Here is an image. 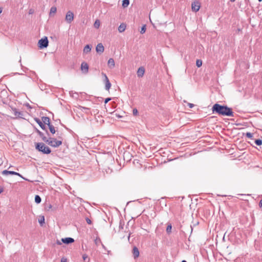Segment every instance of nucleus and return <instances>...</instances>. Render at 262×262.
Returning a JSON list of instances; mask_svg holds the SVG:
<instances>
[{
	"label": "nucleus",
	"mask_w": 262,
	"mask_h": 262,
	"mask_svg": "<svg viewBox=\"0 0 262 262\" xmlns=\"http://www.w3.org/2000/svg\"><path fill=\"white\" fill-rule=\"evenodd\" d=\"M101 75L104 77L103 81H104V82L105 83V89L106 90L109 91L110 88H111V83L110 82L109 79H108L107 76H106V75L105 73L102 72L101 73Z\"/></svg>",
	"instance_id": "nucleus-5"
},
{
	"label": "nucleus",
	"mask_w": 262,
	"mask_h": 262,
	"mask_svg": "<svg viewBox=\"0 0 262 262\" xmlns=\"http://www.w3.org/2000/svg\"><path fill=\"white\" fill-rule=\"evenodd\" d=\"M259 206L260 208H262V200H260L259 203Z\"/></svg>",
	"instance_id": "nucleus-39"
},
{
	"label": "nucleus",
	"mask_w": 262,
	"mask_h": 262,
	"mask_svg": "<svg viewBox=\"0 0 262 262\" xmlns=\"http://www.w3.org/2000/svg\"><path fill=\"white\" fill-rule=\"evenodd\" d=\"M102 244V246L103 248H105V246L102 244Z\"/></svg>",
	"instance_id": "nucleus-42"
},
{
	"label": "nucleus",
	"mask_w": 262,
	"mask_h": 262,
	"mask_svg": "<svg viewBox=\"0 0 262 262\" xmlns=\"http://www.w3.org/2000/svg\"><path fill=\"white\" fill-rule=\"evenodd\" d=\"M255 143L257 145H261L262 144V141L260 139H257L255 141Z\"/></svg>",
	"instance_id": "nucleus-27"
},
{
	"label": "nucleus",
	"mask_w": 262,
	"mask_h": 262,
	"mask_svg": "<svg viewBox=\"0 0 262 262\" xmlns=\"http://www.w3.org/2000/svg\"><path fill=\"white\" fill-rule=\"evenodd\" d=\"M36 148L39 151L46 154H49L51 152V149L42 143H37L36 145Z\"/></svg>",
	"instance_id": "nucleus-3"
},
{
	"label": "nucleus",
	"mask_w": 262,
	"mask_h": 262,
	"mask_svg": "<svg viewBox=\"0 0 262 262\" xmlns=\"http://www.w3.org/2000/svg\"><path fill=\"white\" fill-rule=\"evenodd\" d=\"M138 114V111L136 108H134L133 110V115L134 116H137Z\"/></svg>",
	"instance_id": "nucleus-33"
},
{
	"label": "nucleus",
	"mask_w": 262,
	"mask_h": 262,
	"mask_svg": "<svg viewBox=\"0 0 262 262\" xmlns=\"http://www.w3.org/2000/svg\"><path fill=\"white\" fill-rule=\"evenodd\" d=\"M212 110L213 113L215 112L219 115L230 117L234 116L232 110L227 106L221 105L216 103L213 105Z\"/></svg>",
	"instance_id": "nucleus-1"
},
{
	"label": "nucleus",
	"mask_w": 262,
	"mask_h": 262,
	"mask_svg": "<svg viewBox=\"0 0 262 262\" xmlns=\"http://www.w3.org/2000/svg\"><path fill=\"white\" fill-rule=\"evenodd\" d=\"M61 262H67V259L66 258L62 257L61 259Z\"/></svg>",
	"instance_id": "nucleus-36"
},
{
	"label": "nucleus",
	"mask_w": 262,
	"mask_h": 262,
	"mask_svg": "<svg viewBox=\"0 0 262 262\" xmlns=\"http://www.w3.org/2000/svg\"><path fill=\"white\" fill-rule=\"evenodd\" d=\"M41 198L38 195H36L35 196V201L37 204H39L41 202Z\"/></svg>",
	"instance_id": "nucleus-22"
},
{
	"label": "nucleus",
	"mask_w": 262,
	"mask_h": 262,
	"mask_svg": "<svg viewBox=\"0 0 262 262\" xmlns=\"http://www.w3.org/2000/svg\"><path fill=\"white\" fill-rule=\"evenodd\" d=\"M74 242V239L72 237H66V238H62L61 239V241H60L59 240H57L56 241V244L58 245H61L62 244V243L69 244L72 243Z\"/></svg>",
	"instance_id": "nucleus-4"
},
{
	"label": "nucleus",
	"mask_w": 262,
	"mask_h": 262,
	"mask_svg": "<svg viewBox=\"0 0 262 262\" xmlns=\"http://www.w3.org/2000/svg\"><path fill=\"white\" fill-rule=\"evenodd\" d=\"M86 222L88 223V224H91V220H90L89 219H86Z\"/></svg>",
	"instance_id": "nucleus-38"
},
{
	"label": "nucleus",
	"mask_w": 262,
	"mask_h": 262,
	"mask_svg": "<svg viewBox=\"0 0 262 262\" xmlns=\"http://www.w3.org/2000/svg\"><path fill=\"white\" fill-rule=\"evenodd\" d=\"M107 64L108 67L112 69L115 67V61L113 58H110L108 60Z\"/></svg>",
	"instance_id": "nucleus-15"
},
{
	"label": "nucleus",
	"mask_w": 262,
	"mask_h": 262,
	"mask_svg": "<svg viewBox=\"0 0 262 262\" xmlns=\"http://www.w3.org/2000/svg\"><path fill=\"white\" fill-rule=\"evenodd\" d=\"M188 106L190 108H192L194 106V104L192 103H188Z\"/></svg>",
	"instance_id": "nucleus-37"
},
{
	"label": "nucleus",
	"mask_w": 262,
	"mask_h": 262,
	"mask_svg": "<svg viewBox=\"0 0 262 262\" xmlns=\"http://www.w3.org/2000/svg\"><path fill=\"white\" fill-rule=\"evenodd\" d=\"M182 262H187L186 260H183Z\"/></svg>",
	"instance_id": "nucleus-44"
},
{
	"label": "nucleus",
	"mask_w": 262,
	"mask_h": 262,
	"mask_svg": "<svg viewBox=\"0 0 262 262\" xmlns=\"http://www.w3.org/2000/svg\"><path fill=\"white\" fill-rule=\"evenodd\" d=\"M38 134H39V136L41 137V138H42V137H45V136L43 135V133H41V132H40V131H38Z\"/></svg>",
	"instance_id": "nucleus-35"
},
{
	"label": "nucleus",
	"mask_w": 262,
	"mask_h": 262,
	"mask_svg": "<svg viewBox=\"0 0 262 262\" xmlns=\"http://www.w3.org/2000/svg\"><path fill=\"white\" fill-rule=\"evenodd\" d=\"M29 13H30V14L32 13L31 10H30Z\"/></svg>",
	"instance_id": "nucleus-43"
},
{
	"label": "nucleus",
	"mask_w": 262,
	"mask_h": 262,
	"mask_svg": "<svg viewBox=\"0 0 262 262\" xmlns=\"http://www.w3.org/2000/svg\"><path fill=\"white\" fill-rule=\"evenodd\" d=\"M48 43L47 37H46L44 38H41L38 41L39 47L41 49L46 48L48 46Z\"/></svg>",
	"instance_id": "nucleus-6"
},
{
	"label": "nucleus",
	"mask_w": 262,
	"mask_h": 262,
	"mask_svg": "<svg viewBox=\"0 0 262 262\" xmlns=\"http://www.w3.org/2000/svg\"><path fill=\"white\" fill-rule=\"evenodd\" d=\"M42 121L44 124H46L48 125H49L50 124V119L47 117H42Z\"/></svg>",
	"instance_id": "nucleus-17"
},
{
	"label": "nucleus",
	"mask_w": 262,
	"mask_h": 262,
	"mask_svg": "<svg viewBox=\"0 0 262 262\" xmlns=\"http://www.w3.org/2000/svg\"><path fill=\"white\" fill-rule=\"evenodd\" d=\"M172 226L170 224L168 225L166 228V231L168 233H169L171 231Z\"/></svg>",
	"instance_id": "nucleus-25"
},
{
	"label": "nucleus",
	"mask_w": 262,
	"mask_h": 262,
	"mask_svg": "<svg viewBox=\"0 0 262 262\" xmlns=\"http://www.w3.org/2000/svg\"><path fill=\"white\" fill-rule=\"evenodd\" d=\"M100 25V22L98 19H97L94 24V26L96 28H99Z\"/></svg>",
	"instance_id": "nucleus-23"
},
{
	"label": "nucleus",
	"mask_w": 262,
	"mask_h": 262,
	"mask_svg": "<svg viewBox=\"0 0 262 262\" xmlns=\"http://www.w3.org/2000/svg\"><path fill=\"white\" fill-rule=\"evenodd\" d=\"M145 73V70L143 67H140L137 71V75L139 77H142Z\"/></svg>",
	"instance_id": "nucleus-12"
},
{
	"label": "nucleus",
	"mask_w": 262,
	"mask_h": 262,
	"mask_svg": "<svg viewBox=\"0 0 262 262\" xmlns=\"http://www.w3.org/2000/svg\"><path fill=\"white\" fill-rule=\"evenodd\" d=\"M258 1H259V2H261L262 1V0H258Z\"/></svg>",
	"instance_id": "nucleus-45"
},
{
	"label": "nucleus",
	"mask_w": 262,
	"mask_h": 262,
	"mask_svg": "<svg viewBox=\"0 0 262 262\" xmlns=\"http://www.w3.org/2000/svg\"><path fill=\"white\" fill-rule=\"evenodd\" d=\"M95 244L98 245L99 243H101V240L99 238H97L95 241Z\"/></svg>",
	"instance_id": "nucleus-32"
},
{
	"label": "nucleus",
	"mask_w": 262,
	"mask_h": 262,
	"mask_svg": "<svg viewBox=\"0 0 262 262\" xmlns=\"http://www.w3.org/2000/svg\"><path fill=\"white\" fill-rule=\"evenodd\" d=\"M133 253L135 258H137L139 256V251L136 247H134L133 249Z\"/></svg>",
	"instance_id": "nucleus-13"
},
{
	"label": "nucleus",
	"mask_w": 262,
	"mask_h": 262,
	"mask_svg": "<svg viewBox=\"0 0 262 262\" xmlns=\"http://www.w3.org/2000/svg\"><path fill=\"white\" fill-rule=\"evenodd\" d=\"M48 126L50 132L53 134H55L56 131L54 127L51 124L49 125H48Z\"/></svg>",
	"instance_id": "nucleus-21"
},
{
	"label": "nucleus",
	"mask_w": 262,
	"mask_h": 262,
	"mask_svg": "<svg viewBox=\"0 0 262 262\" xmlns=\"http://www.w3.org/2000/svg\"><path fill=\"white\" fill-rule=\"evenodd\" d=\"M196 65L198 67H200L202 65V61L200 59H197L196 61Z\"/></svg>",
	"instance_id": "nucleus-24"
},
{
	"label": "nucleus",
	"mask_w": 262,
	"mask_h": 262,
	"mask_svg": "<svg viewBox=\"0 0 262 262\" xmlns=\"http://www.w3.org/2000/svg\"><path fill=\"white\" fill-rule=\"evenodd\" d=\"M145 31H146V26H145V25H144L143 26H142V27L141 29L140 33L141 34H143L145 32Z\"/></svg>",
	"instance_id": "nucleus-29"
},
{
	"label": "nucleus",
	"mask_w": 262,
	"mask_h": 262,
	"mask_svg": "<svg viewBox=\"0 0 262 262\" xmlns=\"http://www.w3.org/2000/svg\"><path fill=\"white\" fill-rule=\"evenodd\" d=\"M81 70L84 73H87L89 71V65L87 63L83 62L81 64Z\"/></svg>",
	"instance_id": "nucleus-9"
},
{
	"label": "nucleus",
	"mask_w": 262,
	"mask_h": 262,
	"mask_svg": "<svg viewBox=\"0 0 262 262\" xmlns=\"http://www.w3.org/2000/svg\"><path fill=\"white\" fill-rule=\"evenodd\" d=\"M111 100V98H107L105 99V101H104V103H107L109 101H110Z\"/></svg>",
	"instance_id": "nucleus-34"
},
{
	"label": "nucleus",
	"mask_w": 262,
	"mask_h": 262,
	"mask_svg": "<svg viewBox=\"0 0 262 262\" xmlns=\"http://www.w3.org/2000/svg\"><path fill=\"white\" fill-rule=\"evenodd\" d=\"M66 21L71 24L74 20V13L71 11H68L66 15Z\"/></svg>",
	"instance_id": "nucleus-7"
},
{
	"label": "nucleus",
	"mask_w": 262,
	"mask_h": 262,
	"mask_svg": "<svg viewBox=\"0 0 262 262\" xmlns=\"http://www.w3.org/2000/svg\"><path fill=\"white\" fill-rule=\"evenodd\" d=\"M42 140L50 146L54 147H57L62 144L61 141L57 140L55 138H50L49 139H48L46 137H44L42 138Z\"/></svg>",
	"instance_id": "nucleus-2"
},
{
	"label": "nucleus",
	"mask_w": 262,
	"mask_h": 262,
	"mask_svg": "<svg viewBox=\"0 0 262 262\" xmlns=\"http://www.w3.org/2000/svg\"><path fill=\"white\" fill-rule=\"evenodd\" d=\"M91 49H92V47L90 45H86L84 47L83 50V53L88 54V53H90L91 51Z\"/></svg>",
	"instance_id": "nucleus-14"
},
{
	"label": "nucleus",
	"mask_w": 262,
	"mask_h": 262,
	"mask_svg": "<svg viewBox=\"0 0 262 262\" xmlns=\"http://www.w3.org/2000/svg\"><path fill=\"white\" fill-rule=\"evenodd\" d=\"M2 12V9L0 8V14Z\"/></svg>",
	"instance_id": "nucleus-40"
},
{
	"label": "nucleus",
	"mask_w": 262,
	"mask_h": 262,
	"mask_svg": "<svg viewBox=\"0 0 262 262\" xmlns=\"http://www.w3.org/2000/svg\"><path fill=\"white\" fill-rule=\"evenodd\" d=\"M57 11V8L55 7H52L50 9V15H52V14H55Z\"/></svg>",
	"instance_id": "nucleus-20"
},
{
	"label": "nucleus",
	"mask_w": 262,
	"mask_h": 262,
	"mask_svg": "<svg viewBox=\"0 0 262 262\" xmlns=\"http://www.w3.org/2000/svg\"><path fill=\"white\" fill-rule=\"evenodd\" d=\"M126 25L123 23L120 24V25L118 27V31L120 33L124 32L126 29Z\"/></svg>",
	"instance_id": "nucleus-16"
},
{
	"label": "nucleus",
	"mask_w": 262,
	"mask_h": 262,
	"mask_svg": "<svg viewBox=\"0 0 262 262\" xmlns=\"http://www.w3.org/2000/svg\"><path fill=\"white\" fill-rule=\"evenodd\" d=\"M104 48L101 43H98L96 48V51L97 53H102L104 52Z\"/></svg>",
	"instance_id": "nucleus-10"
},
{
	"label": "nucleus",
	"mask_w": 262,
	"mask_h": 262,
	"mask_svg": "<svg viewBox=\"0 0 262 262\" xmlns=\"http://www.w3.org/2000/svg\"><path fill=\"white\" fill-rule=\"evenodd\" d=\"M35 121L38 124V125L40 126V127L42 128V129H45V125L43 124V122L40 121L39 119L38 118H36L35 119Z\"/></svg>",
	"instance_id": "nucleus-18"
},
{
	"label": "nucleus",
	"mask_w": 262,
	"mask_h": 262,
	"mask_svg": "<svg viewBox=\"0 0 262 262\" xmlns=\"http://www.w3.org/2000/svg\"><path fill=\"white\" fill-rule=\"evenodd\" d=\"M200 7H201V4L198 1H195L193 2L191 4L192 10L195 12H198L199 10Z\"/></svg>",
	"instance_id": "nucleus-8"
},
{
	"label": "nucleus",
	"mask_w": 262,
	"mask_h": 262,
	"mask_svg": "<svg viewBox=\"0 0 262 262\" xmlns=\"http://www.w3.org/2000/svg\"><path fill=\"white\" fill-rule=\"evenodd\" d=\"M2 173L3 174H5V175H7L8 174H10L16 175V176H18L21 177V175L19 173H18V172H15V171H8V170H4L2 172Z\"/></svg>",
	"instance_id": "nucleus-11"
},
{
	"label": "nucleus",
	"mask_w": 262,
	"mask_h": 262,
	"mask_svg": "<svg viewBox=\"0 0 262 262\" xmlns=\"http://www.w3.org/2000/svg\"><path fill=\"white\" fill-rule=\"evenodd\" d=\"M2 192V190H0V193H1Z\"/></svg>",
	"instance_id": "nucleus-46"
},
{
	"label": "nucleus",
	"mask_w": 262,
	"mask_h": 262,
	"mask_svg": "<svg viewBox=\"0 0 262 262\" xmlns=\"http://www.w3.org/2000/svg\"><path fill=\"white\" fill-rule=\"evenodd\" d=\"M246 136L248 138H251V139L253 137V134H252L251 133H247L246 134Z\"/></svg>",
	"instance_id": "nucleus-31"
},
{
	"label": "nucleus",
	"mask_w": 262,
	"mask_h": 262,
	"mask_svg": "<svg viewBox=\"0 0 262 262\" xmlns=\"http://www.w3.org/2000/svg\"><path fill=\"white\" fill-rule=\"evenodd\" d=\"M39 223L42 225L45 222V217L43 216L40 217V218L38 220Z\"/></svg>",
	"instance_id": "nucleus-26"
},
{
	"label": "nucleus",
	"mask_w": 262,
	"mask_h": 262,
	"mask_svg": "<svg viewBox=\"0 0 262 262\" xmlns=\"http://www.w3.org/2000/svg\"><path fill=\"white\" fill-rule=\"evenodd\" d=\"M235 0H230V1H231V2H235Z\"/></svg>",
	"instance_id": "nucleus-41"
},
{
	"label": "nucleus",
	"mask_w": 262,
	"mask_h": 262,
	"mask_svg": "<svg viewBox=\"0 0 262 262\" xmlns=\"http://www.w3.org/2000/svg\"><path fill=\"white\" fill-rule=\"evenodd\" d=\"M80 110L82 111H85V112L86 113H88V111H89V108L85 107H83V106H80Z\"/></svg>",
	"instance_id": "nucleus-28"
},
{
	"label": "nucleus",
	"mask_w": 262,
	"mask_h": 262,
	"mask_svg": "<svg viewBox=\"0 0 262 262\" xmlns=\"http://www.w3.org/2000/svg\"><path fill=\"white\" fill-rule=\"evenodd\" d=\"M129 4V0H123L122 1V6L124 8L127 7Z\"/></svg>",
	"instance_id": "nucleus-19"
},
{
	"label": "nucleus",
	"mask_w": 262,
	"mask_h": 262,
	"mask_svg": "<svg viewBox=\"0 0 262 262\" xmlns=\"http://www.w3.org/2000/svg\"><path fill=\"white\" fill-rule=\"evenodd\" d=\"M82 258L83 259V260L85 261L86 260H88V262L90 261V259L88 258V256L86 254H83L82 255Z\"/></svg>",
	"instance_id": "nucleus-30"
}]
</instances>
